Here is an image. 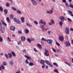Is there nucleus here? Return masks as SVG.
Instances as JSON below:
<instances>
[{
	"mask_svg": "<svg viewBox=\"0 0 73 73\" xmlns=\"http://www.w3.org/2000/svg\"><path fill=\"white\" fill-rule=\"evenodd\" d=\"M45 63V61L44 60H40V64H42L43 66H42V68L43 69H44V68H45V64H44Z\"/></svg>",
	"mask_w": 73,
	"mask_h": 73,
	"instance_id": "1",
	"label": "nucleus"
},
{
	"mask_svg": "<svg viewBox=\"0 0 73 73\" xmlns=\"http://www.w3.org/2000/svg\"><path fill=\"white\" fill-rule=\"evenodd\" d=\"M25 57L27 58V59L26 60V64H29L28 60H31V59H32V58H31V57H29L28 56L26 55H25Z\"/></svg>",
	"mask_w": 73,
	"mask_h": 73,
	"instance_id": "2",
	"label": "nucleus"
},
{
	"mask_svg": "<svg viewBox=\"0 0 73 73\" xmlns=\"http://www.w3.org/2000/svg\"><path fill=\"white\" fill-rule=\"evenodd\" d=\"M45 62L46 63V64L50 66V67H51V68L53 67V65H52V64H51V63L49 62V60H45Z\"/></svg>",
	"mask_w": 73,
	"mask_h": 73,
	"instance_id": "3",
	"label": "nucleus"
},
{
	"mask_svg": "<svg viewBox=\"0 0 73 73\" xmlns=\"http://www.w3.org/2000/svg\"><path fill=\"white\" fill-rule=\"evenodd\" d=\"M65 5L68 8H69V7H70V8H72V9H73V5H72V3H70V5H69L68 3H66Z\"/></svg>",
	"mask_w": 73,
	"mask_h": 73,
	"instance_id": "4",
	"label": "nucleus"
},
{
	"mask_svg": "<svg viewBox=\"0 0 73 73\" xmlns=\"http://www.w3.org/2000/svg\"><path fill=\"white\" fill-rule=\"evenodd\" d=\"M47 42L48 44H49V45H51L52 44L53 42V40L52 39H48L47 40Z\"/></svg>",
	"mask_w": 73,
	"mask_h": 73,
	"instance_id": "5",
	"label": "nucleus"
},
{
	"mask_svg": "<svg viewBox=\"0 0 73 73\" xmlns=\"http://www.w3.org/2000/svg\"><path fill=\"white\" fill-rule=\"evenodd\" d=\"M45 52L44 53L45 56H49V54L48 53V52H49L48 50L46 49H45Z\"/></svg>",
	"mask_w": 73,
	"mask_h": 73,
	"instance_id": "6",
	"label": "nucleus"
},
{
	"mask_svg": "<svg viewBox=\"0 0 73 73\" xmlns=\"http://www.w3.org/2000/svg\"><path fill=\"white\" fill-rule=\"evenodd\" d=\"M0 31L3 33H4V31H5V29H3V30H2V24H1V23L0 22Z\"/></svg>",
	"mask_w": 73,
	"mask_h": 73,
	"instance_id": "7",
	"label": "nucleus"
},
{
	"mask_svg": "<svg viewBox=\"0 0 73 73\" xmlns=\"http://www.w3.org/2000/svg\"><path fill=\"white\" fill-rule=\"evenodd\" d=\"M47 13H48V14H52L53 12V8H51V10H50L49 11H46Z\"/></svg>",
	"mask_w": 73,
	"mask_h": 73,
	"instance_id": "8",
	"label": "nucleus"
},
{
	"mask_svg": "<svg viewBox=\"0 0 73 73\" xmlns=\"http://www.w3.org/2000/svg\"><path fill=\"white\" fill-rule=\"evenodd\" d=\"M59 39L60 41H61V42H63V41L64 40V38L62 36H59Z\"/></svg>",
	"mask_w": 73,
	"mask_h": 73,
	"instance_id": "9",
	"label": "nucleus"
},
{
	"mask_svg": "<svg viewBox=\"0 0 73 73\" xmlns=\"http://www.w3.org/2000/svg\"><path fill=\"white\" fill-rule=\"evenodd\" d=\"M65 44H66V46H70V44L69 41H65Z\"/></svg>",
	"mask_w": 73,
	"mask_h": 73,
	"instance_id": "10",
	"label": "nucleus"
},
{
	"mask_svg": "<svg viewBox=\"0 0 73 73\" xmlns=\"http://www.w3.org/2000/svg\"><path fill=\"white\" fill-rule=\"evenodd\" d=\"M14 21L18 23V24H20V21L19 20L15 18H14Z\"/></svg>",
	"mask_w": 73,
	"mask_h": 73,
	"instance_id": "11",
	"label": "nucleus"
},
{
	"mask_svg": "<svg viewBox=\"0 0 73 73\" xmlns=\"http://www.w3.org/2000/svg\"><path fill=\"white\" fill-rule=\"evenodd\" d=\"M59 19L60 20L62 21H64V19H65V17L62 16H61L59 17Z\"/></svg>",
	"mask_w": 73,
	"mask_h": 73,
	"instance_id": "12",
	"label": "nucleus"
},
{
	"mask_svg": "<svg viewBox=\"0 0 73 73\" xmlns=\"http://www.w3.org/2000/svg\"><path fill=\"white\" fill-rule=\"evenodd\" d=\"M65 32L67 35H68V34L69 33V28H68V27H67L66 28Z\"/></svg>",
	"mask_w": 73,
	"mask_h": 73,
	"instance_id": "13",
	"label": "nucleus"
},
{
	"mask_svg": "<svg viewBox=\"0 0 73 73\" xmlns=\"http://www.w3.org/2000/svg\"><path fill=\"white\" fill-rule=\"evenodd\" d=\"M26 38L25 36H22L21 37V40L22 41H25V40Z\"/></svg>",
	"mask_w": 73,
	"mask_h": 73,
	"instance_id": "14",
	"label": "nucleus"
},
{
	"mask_svg": "<svg viewBox=\"0 0 73 73\" xmlns=\"http://www.w3.org/2000/svg\"><path fill=\"white\" fill-rule=\"evenodd\" d=\"M10 30L11 31H15V27L13 26H11L10 27Z\"/></svg>",
	"mask_w": 73,
	"mask_h": 73,
	"instance_id": "15",
	"label": "nucleus"
},
{
	"mask_svg": "<svg viewBox=\"0 0 73 73\" xmlns=\"http://www.w3.org/2000/svg\"><path fill=\"white\" fill-rule=\"evenodd\" d=\"M32 3L33 5H37L36 2V1H33L32 2Z\"/></svg>",
	"mask_w": 73,
	"mask_h": 73,
	"instance_id": "16",
	"label": "nucleus"
},
{
	"mask_svg": "<svg viewBox=\"0 0 73 73\" xmlns=\"http://www.w3.org/2000/svg\"><path fill=\"white\" fill-rule=\"evenodd\" d=\"M37 45L38 48H39L40 49H41V48H42V46L39 44H38Z\"/></svg>",
	"mask_w": 73,
	"mask_h": 73,
	"instance_id": "17",
	"label": "nucleus"
},
{
	"mask_svg": "<svg viewBox=\"0 0 73 73\" xmlns=\"http://www.w3.org/2000/svg\"><path fill=\"white\" fill-rule=\"evenodd\" d=\"M1 68L3 69H5V67L3 66V65L2 64L1 66V67H0V70H1Z\"/></svg>",
	"mask_w": 73,
	"mask_h": 73,
	"instance_id": "18",
	"label": "nucleus"
},
{
	"mask_svg": "<svg viewBox=\"0 0 73 73\" xmlns=\"http://www.w3.org/2000/svg\"><path fill=\"white\" fill-rule=\"evenodd\" d=\"M4 12L5 15H6L8 13V11L7 9H5L4 10Z\"/></svg>",
	"mask_w": 73,
	"mask_h": 73,
	"instance_id": "19",
	"label": "nucleus"
},
{
	"mask_svg": "<svg viewBox=\"0 0 73 73\" xmlns=\"http://www.w3.org/2000/svg\"><path fill=\"white\" fill-rule=\"evenodd\" d=\"M62 21H60L59 22V24L60 26H62L63 25V22H62Z\"/></svg>",
	"mask_w": 73,
	"mask_h": 73,
	"instance_id": "20",
	"label": "nucleus"
},
{
	"mask_svg": "<svg viewBox=\"0 0 73 73\" xmlns=\"http://www.w3.org/2000/svg\"><path fill=\"white\" fill-rule=\"evenodd\" d=\"M8 54L9 55V57L10 58H12V54H11V53H8Z\"/></svg>",
	"mask_w": 73,
	"mask_h": 73,
	"instance_id": "21",
	"label": "nucleus"
},
{
	"mask_svg": "<svg viewBox=\"0 0 73 73\" xmlns=\"http://www.w3.org/2000/svg\"><path fill=\"white\" fill-rule=\"evenodd\" d=\"M13 15H10V19H11V20H12L13 19Z\"/></svg>",
	"mask_w": 73,
	"mask_h": 73,
	"instance_id": "22",
	"label": "nucleus"
},
{
	"mask_svg": "<svg viewBox=\"0 0 73 73\" xmlns=\"http://www.w3.org/2000/svg\"><path fill=\"white\" fill-rule=\"evenodd\" d=\"M40 28L43 30V32L44 31H45V29L44 27V25H41L40 26Z\"/></svg>",
	"mask_w": 73,
	"mask_h": 73,
	"instance_id": "23",
	"label": "nucleus"
},
{
	"mask_svg": "<svg viewBox=\"0 0 73 73\" xmlns=\"http://www.w3.org/2000/svg\"><path fill=\"white\" fill-rule=\"evenodd\" d=\"M11 54H12L13 56H14V57H16V54H15L14 52L12 51L11 52Z\"/></svg>",
	"mask_w": 73,
	"mask_h": 73,
	"instance_id": "24",
	"label": "nucleus"
},
{
	"mask_svg": "<svg viewBox=\"0 0 73 73\" xmlns=\"http://www.w3.org/2000/svg\"><path fill=\"white\" fill-rule=\"evenodd\" d=\"M29 66H33V65H34V64L33 63H32V62H30L29 63Z\"/></svg>",
	"mask_w": 73,
	"mask_h": 73,
	"instance_id": "25",
	"label": "nucleus"
},
{
	"mask_svg": "<svg viewBox=\"0 0 73 73\" xmlns=\"http://www.w3.org/2000/svg\"><path fill=\"white\" fill-rule=\"evenodd\" d=\"M22 23H24V17H22L21 18Z\"/></svg>",
	"mask_w": 73,
	"mask_h": 73,
	"instance_id": "26",
	"label": "nucleus"
},
{
	"mask_svg": "<svg viewBox=\"0 0 73 73\" xmlns=\"http://www.w3.org/2000/svg\"><path fill=\"white\" fill-rule=\"evenodd\" d=\"M26 25H27V26H28L29 27H32V25H30L28 23H27Z\"/></svg>",
	"mask_w": 73,
	"mask_h": 73,
	"instance_id": "27",
	"label": "nucleus"
},
{
	"mask_svg": "<svg viewBox=\"0 0 73 73\" xmlns=\"http://www.w3.org/2000/svg\"><path fill=\"white\" fill-rule=\"evenodd\" d=\"M10 63L11 66H12V65H13V60H11L10 62Z\"/></svg>",
	"mask_w": 73,
	"mask_h": 73,
	"instance_id": "28",
	"label": "nucleus"
},
{
	"mask_svg": "<svg viewBox=\"0 0 73 73\" xmlns=\"http://www.w3.org/2000/svg\"><path fill=\"white\" fill-rule=\"evenodd\" d=\"M5 56L6 57L7 59H8V55L7 54H5Z\"/></svg>",
	"mask_w": 73,
	"mask_h": 73,
	"instance_id": "29",
	"label": "nucleus"
},
{
	"mask_svg": "<svg viewBox=\"0 0 73 73\" xmlns=\"http://www.w3.org/2000/svg\"><path fill=\"white\" fill-rule=\"evenodd\" d=\"M25 32L26 33H29V30L27 29H26L25 30Z\"/></svg>",
	"mask_w": 73,
	"mask_h": 73,
	"instance_id": "30",
	"label": "nucleus"
},
{
	"mask_svg": "<svg viewBox=\"0 0 73 73\" xmlns=\"http://www.w3.org/2000/svg\"><path fill=\"white\" fill-rule=\"evenodd\" d=\"M2 23L3 25H5V26L6 27H7V24H6V23H5L4 21H2Z\"/></svg>",
	"mask_w": 73,
	"mask_h": 73,
	"instance_id": "31",
	"label": "nucleus"
},
{
	"mask_svg": "<svg viewBox=\"0 0 73 73\" xmlns=\"http://www.w3.org/2000/svg\"><path fill=\"white\" fill-rule=\"evenodd\" d=\"M3 64L4 66H6V65H7V62H3Z\"/></svg>",
	"mask_w": 73,
	"mask_h": 73,
	"instance_id": "32",
	"label": "nucleus"
},
{
	"mask_svg": "<svg viewBox=\"0 0 73 73\" xmlns=\"http://www.w3.org/2000/svg\"><path fill=\"white\" fill-rule=\"evenodd\" d=\"M68 12L70 15H72V12L70 11H68Z\"/></svg>",
	"mask_w": 73,
	"mask_h": 73,
	"instance_id": "33",
	"label": "nucleus"
},
{
	"mask_svg": "<svg viewBox=\"0 0 73 73\" xmlns=\"http://www.w3.org/2000/svg\"><path fill=\"white\" fill-rule=\"evenodd\" d=\"M17 13L18 14H21V11H20V10H18L17 11Z\"/></svg>",
	"mask_w": 73,
	"mask_h": 73,
	"instance_id": "34",
	"label": "nucleus"
},
{
	"mask_svg": "<svg viewBox=\"0 0 73 73\" xmlns=\"http://www.w3.org/2000/svg\"><path fill=\"white\" fill-rule=\"evenodd\" d=\"M54 72H56V73H59L58 72V70L56 69H54Z\"/></svg>",
	"mask_w": 73,
	"mask_h": 73,
	"instance_id": "35",
	"label": "nucleus"
},
{
	"mask_svg": "<svg viewBox=\"0 0 73 73\" xmlns=\"http://www.w3.org/2000/svg\"><path fill=\"white\" fill-rule=\"evenodd\" d=\"M0 11L1 12H3V8L0 6Z\"/></svg>",
	"mask_w": 73,
	"mask_h": 73,
	"instance_id": "36",
	"label": "nucleus"
},
{
	"mask_svg": "<svg viewBox=\"0 0 73 73\" xmlns=\"http://www.w3.org/2000/svg\"><path fill=\"white\" fill-rule=\"evenodd\" d=\"M18 32L19 34H22V32H21V30L18 31Z\"/></svg>",
	"mask_w": 73,
	"mask_h": 73,
	"instance_id": "37",
	"label": "nucleus"
},
{
	"mask_svg": "<svg viewBox=\"0 0 73 73\" xmlns=\"http://www.w3.org/2000/svg\"><path fill=\"white\" fill-rule=\"evenodd\" d=\"M56 44L57 45H58V46H60V44L57 41L56 42Z\"/></svg>",
	"mask_w": 73,
	"mask_h": 73,
	"instance_id": "38",
	"label": "nucleus"
},
{
	"mask_svg": "<svg viewBox=\"0 0 73 73\" xmlns=\"http://www.w3.org/2000/svg\"><path fill=\"white\" fill-rule=\"evenodd\" d=\"M27 40L28 42H30V43L31 42V40L30 39H29V38H28Z\"/></svg>",
	"mask_w": 73,
	"mask_h": 73,
	"instance_id": "39",
	"label": "nucleus"
},
{
	"mask_svg": "<svg viewBox=\"0 0 73 73\" xmlns=\"http://www.w3.org/2000/svg\"><path fill=\"white\" fill-rule=\"evenodd\" d=\"M7 39L9 42H11V40L10 39V38H9V37L8 36V37L7 38Z\"/></svg>",
	"mask_w": 73,
	"mask_h": 73,
	"instance_id": "40",
	"label": "nucleus"
},
{
	"mask_svg": "<svg viewBox=\"0 0 73 73\" xmlns=\"http://www.w3.org/2000/svg\"><path fill=\"white\" fill-rule=\"evenodd\" d=\"M6 20L7 21V22H8V23H9V18L7 17L6 18Z\"/></svg>",
	"mask_w": 73,
	"mask_h": 73,
	"instance_id": "41",
	"label": "nucleus"
},
{
	"mask_svg": "<svg viewBox=\"0 0 73 73\" xmlns=\"http://www.w3.org/2000/svg\"><path fill=\"white\" fill-rule=\"evenodd\" d=\"M41 40L42 41H47V40H46V39H45L44 38H42Z\"/></svg>",
	"mask_w": 73,
	"mask_h": 73,
	"instance_id": "42",
	"label": "nucleus"
},
{
	"mask_svg": "<svg viewBox=\"0 0 73 73\" xmlns=\"http://www.w3.org/2000/svg\"><path fill=\"white\" fill-rule=\"evenodd\" d=\"M6 5L7 7H9V4L8 3H7L6 4Z\"/></svg>",
	"mask_w": 73,
	"mask_h": 73,
	"instance_id": "43",
	"label": "nucleus"
},
{
	"mask_svg": "<svg viewBox=\"0 0 73 73\" xmlns=\"http://www.w3.org/2000/svg\"><path fill=\"white\" fill-rule=\"evenodd\" d=\"M67 20H68V21H69L70 22H71H71H72V20H71V19H70L69 18H68Z\"/></svg>",
	"mask_w": 73,
	"mask_h": 73,
	"instance_id": "44",
	"label": "nucleus"
},
{
	"mask_svg": "<svg viewBox=\"0 0 73 73\" xmlns=\"http://www.w3.org/2000/svg\"><path fill=\"white\" fill-rule=\"evenodd\" d=\"M53 65H56V67H58V65L57 64V63H56L54 62L53 63Z\"/></svg>",
	"mask_w": 73,
	"mask_h": 73,
	"instance_id": "45",
	"label": "nucleus"
},
{
	"mask_svg": "<svg viewBox=\"0 0 73 73\" xmlns=\"http://www.w3.org/2000/svg\"><path fill=\"white\" fill-rule=\"evenodd\" d=\"M11 9H12V10H13L14 11H17L16 9V8H15L13 7H12Z\"/></svg>",
	"mask_w": 73,
	"mask_h": 73,
	"instance_id": "46",
	"label": "nucleus"
},
{
	"mask_svg": "<svg viewBox=\"0 0 73 73\" xmlns=\"http://www.w3.org/2000/svg\"><path fill=\"white\" fill-rule=\"evenodd\" d=\"M31 41H33L35 40V38H34L31 37Z\"/></svg>",
	"mask_w": 73,
	"mask_h": 73,
	"instance_id": "47",
	"label": "nucleus"
},
{
	"mask_svg": "<svg viewBox=\"0 0 73 73\" xmlns=\"http://www.w3.org/2000/svg\"><path fill=\"white\" fill-rule=\"evenodd\" d=\"M51 22L52 24H54V21L53 19H51Z\"/></svg>",
	"mask_w": 73,
	"mask_h": 73,
	"instance_id": "48",
	"label": "nucleus"
},
{
	"mask_svg": "<svg viewBox=\"0 0 73 73\" xmlns=\"http://www.w3.org/2000/svg\"><path fill=\"white\" fill-rule=\"evenodd\" d=\"M64 63H65V64H66L67 65H68L70 66H71V65H70V64L69 63H67V62H65Z\"/></svg>",
	"mask_w": 73,
	"mask_h": 73,
	"instance_id": "49",
	"label": "nucleus"
},
{
	"mask_svg": "<svg viewBox=\"0 0 73 73\" xmlns=\"http://www.w3.org/2000/svg\"><path fill=\"white\" fill-rule=\"evenodd\" d=\"M18 45H20L21 44V41H20L19 42H17Z\"/></svg>",
	"mask_w": 73,
	"mask_h": 73,
	"instance_id": "50",
	"label": "nucleus"
},
{
	"mask_svg": "<svg viewBox=\"0 0 73 73\" xmlns=\"http://www.w3.org/2000/svg\"><path fill=\"white\" fill-rule=\"evenodd\" d=\"M34 22L35 24H36V25H37V24H38V22H37V21H34Z\"/></svg>",
	"mask_w": 73,
	"mask_h": 73,
	"instance_id": "51",
	"label": "nucleus"
},
{
	"mask_svg": "<svg viewBox=\"0 0 73 73\" xmlns=\"http://www.w3.org/2000/svg\"><path fill=\"white\" fill-rule=\"evenodd\" d=\"M52 50L53 51V52H55V53H56V50H55V49H54V48H52Z\"/></svg>",
	"mask_w": 73,
	"mask_h": 73,
	"instance_id": "52",
	"label": "nucleus"
},
{
	"mask_svg": "<svg viewBox=\"0 0 73 73\" xmlns=\"http://www.w3.org/2000/svg\"><path fill=\"white\" fill-rule=\"evenodd\" d=\"M3 41V38L0 37V42H2Z\"/></svg>",
	"mask_w": 73,
	"mask_h": 73,
	"instance_id": "53",
	"label": "nucleus"
},
{
	"mask_svg": "<svg viewBox=\"0 0 73 73\" xmlns=\"http://www.w3.org/2000/svg\"><path fill=\"white\" fill-rule=\"evenodd\" d=\"M62 1L63 3H66V0H62Z\"/></svg>",
	"mask_w": 73,
	"mask_h": 73,
	"instance_id": "54",
	"label": "nucleus"
},
{
	"mask_svg": "<svg viewBox=\"0 0 73 73\" xmlns=\"http://www.w3.org/2000/svg\"><path fill=\"white\" fill-rule=\"evenodd\" d=\"M42 24H44V25H46V22H45V21H44Z\"/></svg>",
	"mask_w": 73,
	"mask_h": 73,
	"instance_id": "55",
	"label": "nucleus"
},
{
	"mask_svg": "<svg viewBox=\"0 0 73 73\" xmlns=\"http://www.w3.org/2000/svg\"><path fill=\"white\" fill-rule=\"evenodd\" d=\"M39 22H40L41 24H42V23H43V21H42V20L41 19L40 21H39Z\"/></svg>",
	"mask_w": 73,
	"mask_h": 73,
	"instance_id": "56",
	"label": "nucleus"
},
{
	"mask_svg": "<svg viewBox=\"0 0 73 73\" xmlns=\"http://www.w3.org/2000/svg\"><path fill=\"white\" fill-rule=\"evenodd\" d=\"M34 51H35V52H38V50H36V48H34Z\"/></svg>",
	"mask_w": 73,
	"mask_h": 73,
	"instance_id": "57",
	"label": "nucleus"
},
{
	"mask_svg": "<svg viewBox=\"0 0 73 73\" xmlns=\"http://www.w3.org/2000/svg\"><path fill=\"white\" fill-rule=\"evenodd\" d=\"M16 73H21V71L19 70L17 72H16Z\"/></svg>",
	"mask_w": 73,
	"mask_h": 73,
	"instance_id": "58",
	"label": "nucleus"
},
{
	"mask_svg": "<svg viewBox=\"0 0 73 73\" xmlns=\"http://www.w3.org/2000/svg\"><path fill=\"white\" fill-rule=\"evenodd\" d=\"M26 51L27 50H26L24 49L23 50V52L24 53L25 52H26Z\"/></svg>",
	"mask_w": 73,
	"mask_h": 73,
	"instance_id": "59",
	"label": "nucleus"
},
{
	"mask_svg": "<svg viewBox=\"0 0 73 73\" xmlns=\"http://www.w3.org/2000/svg\"><path fill=\"white\" fill-rule=\"evenodd\" d=\"M48 33L49 35H50V31H48Z\"/></svg>",
	"mask_w": 73,
	"mask_h": 73,
	"instance_id": "60",
	"label": "nucleus"
},
{
	"mask_svg": "<svg viewBox=\"0 0 73 73\" xmlns=\"http://www.w3.org/2000/svg\"><path fill=\"white\" fill-rule=\"evenodd\" d=\"M46 69H48V66H46L45 67Z\"/></svg>",
	"mask_w": 73,
	"mask_h": 73,
	"instance_id": "61",
	"label": "nucleus"
},
{
	"mask_svg": "<svg viewBox=\"0 0 73 73\" xmlns=\"http://www.w3.org/2000/svg\"><path fill=\"white\" fill-rule=\"evenodd\" d=\"M70 30L71 31H73V29L72 28H70Z\"/></svg>",
	"mask_w": 73,
	"mask_h": 73,
	"instance_id": "62",
	"label": "nucleus"
},
{
	"mask_svg": "<svg viewBox=\"0 0 73 73\" xmlns=\"http://www.w3.org/2000/svg\"><path fill=\"white\" fill-rule=\"evenodd\" d=\"M48 24H49V25H52V23H50V22L48 23Z\"/></svg>",
	"mask_w": 73,
	"mask_h": 73,
	"instance_id": "63",
	"label": "nucleus"
},
{
	"mask_svg": "<svg viewBox=\"0 0 73 73\" xmlns=\"http://www.w3.org/2000/svg\"><path fill=\"white\" fill-rule=\"evenodd\" d=\"M55 56L56 57H58V55L56 54H55Z\"/></svg>",
	"mask_w": 73,
	"mask_h": 73,
	"instance_id": "64",
	"label": "nucleus"
}]
</instances>
